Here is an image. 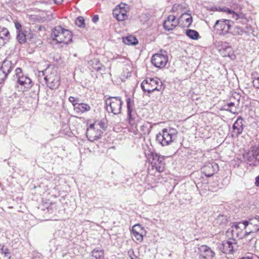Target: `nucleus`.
Here are the masks:
<instances>
[{"label": "nucleus", "instance_id": "obj_1", "mask_svg": "<svg viewBox=\"0 0 259 259\" xmlns=\"http://www.w3.org/2000/svg\"><path fill=\"white\" fill-rule=\"evenodd\" d=\"M51 37L58 44H68L72 41V34L70 31L61 26H56L52 30Z\"/></svg>", "mask_w": 259, "mask_h": 259}, {"label": "nucleus", "instance_id": "obj_2", "mask_svg": "<svg viewBox=\"0 0 259 259\" xmlns=\"http://www.w3.org/2000/svg\"><path fill=\"white\" fill-rule=\"evenodd\" d=\"M177 131L174 128H163L156 136V140L162 146L170 145L177 137Z\"/></svg>", "mask_w": 259, "mask_h": 259}, {"label": "nucleus", "instance_id": "obj_3", "mask_svg": "<svg viewBox=\"0 0 259 259\" xmlns=\"http://www.w3.org/2000/svg\"><path fill=\"white\" fill-rule=\"evenodd\" d=\"M12 79L25 90H28L32 87V80L28 76L24 75L21 68L18 67L15 69Z\"/></svg>", "mask_w": 259, "mask_h": 259}, {"label": "nucleus", "instance_id": "obj_4", "mask_svg": "<svg viewBox=\"0 0 259 259\" xmlns=\"http://www.w3.org/2000/svg\"><path fill=\"white\" fill-rule=\"evenodd\" d=\"M141 87L144 92L151 93L154 91H160L162 82L158 78H147L141 83Z\"/></svg>", "mask_w": 259, "mask_h": 259}, {"label": "nucleus", "instance_id": "obj_5", "mask_svg": "<svg viewBox=\"0 0 259 259\" xmlns=\"http://www.w3.org/2000/svg\"><path fill=\"white\" fill-rule=\"evenodd\" d=\"M123 102L118 97H110L106 100V109L110 113L118 115L121 113Z\"/></svg>", "mask_w": 259, "mask_h": 259}, {"label": "nucleus", "instance_id": "obj_6", "mask_svg": "<svg viewBox=\"0 0 259 259\" xmlns=\"http://www.w3.org/2000/svg\"><path fill=\"white\" fill-rule=\"evenodd\" d=\"M243 157L250 166H256L259 165V150L257 148L252 147L248 151H245Z\"/></svg>", "mask_w": 259, "mask_h": 259}, {"label": "nucleus", "instance_id": "obj_7", "mask_svg": "<svg viewBox=\"0 0 259 259\" xmlns=\"http://www.w3.org/2000/svg\"><path fill=\"white\" fill-rule=\"evenodd\" d=\"M232 23L233 22L230 20H218L215 22L213 28L217 34L225 36L230 33L229 30L231 29Z\"/></svg>", "mask_w": 259, "mask_h": 259}, {"label": "nucleus", "instance_id": "obj_8", "mask_svg": "<svg viewBox=\"0 0 259 259\" xmlns=\"http://www.w3.org/2000/svg\"><path fill=\"white\" fill-rule=\"evenodd\" d=\"M151 160L150 163L153 169H155L158 172H161L165 169V157L157 153H151Z\"/></svg>", "mask_w": 259, "mask_h": 259}, {"label": "nucleus", "instance_id": "obj_9", "mask_svg": "<svg viewBox=\"0 0 259 259\" xmlns=\"http://www.w3.org/2000/svg\"><path fill=\"white\" fill-rule=\"evenodd\" d=\"M44 79L47 86L51 89H56L59 85L60 78L56 71L51 72L50 74L45 76Z\"/></svg>", "mask_w": 259, "mask_h": 259}, {"label": "nucleus", "instance_id": "obj_10", "mask_svg": "<svg viewBox=\"0 0 259 259\" xmlns=\"http://www.w3.org/2000/svg\"><path fill=\"white\" fill-rule=\"evenodd\" d=\"M168 61V57L166 55L155 54L151 58V63L157 68H162L165 67Z\"/></svg>", "mask_w": 259, "mask_h": 259}, {"label": "nucleus", "instance_id": "obj_11", "mask_svg": "<svg viewBox=\"0 0 259 259\" xmlns=\"http://www.w3.org/2000/svg\"><path fill=\"white\" fill-rule=\"evenodd\" d=\"M103 133L101 129L96 130L95 126H92L90 124L87 128L86 135L89 141L94 142L101 138Z\"/></svg>", "mask_w": 259, "mask_h": 259}, {"label": "nucleus", "instance_id": "obj_12", "mask_svg": "<svg viewBox=\"0 0 259 259\" xmlns=\"http://www.w3.org/2000/svg\"><path fill=\"white\" fill-rule=\"evenodd\" d=\"M233 242L229 240H224L221 243L220 246L221 251L225 254H233L237 248L235 247L236 244V240L233 239Z\"/></svg>", "mask_w": 259, "mask_h": 259}, {"label": "nucleus", "instance_id": "obj_13", "mask_svg": "<svg viewBox=\"0 0 259 259\" xmlns=\"http://www.w3.org/2000/svg\"><path fill=\"white\" fill-rule=\"evenodd\" d=\"M200 259H212L215 255L214 252L206 245H201L198 248Z\"/></svg>", "mask_w": 259, "mask_h": 259}, {"label": "nucleus", "instance_id": "obj_14", "mask_svg": "<svg viewBox=\"0 0 259 259\" xmlns=\"http://www.w3.org/2000/svg\"><path fill=\"white\" fill-rule=\"evenodd\" d=\"M218 170L219 166L216 163H209L201 168V172L206 177H211Z\"/></svg>", "mask_w": 259, "mask_h": 259}, {"label": "nucleus", "instance_id": "obj_15", "mask_svg": "<svg viewBox=\"0 0 259 259\" xmlns=\"http://www.w3.org/2000/svg\"><path fill=\"white\" fill-rule=\"evenodd\" d=\"M88 67L92 71H97L102 73L106 70L105 67L98 58H94L88 62Z\"/></svg>", "mask_w": 259, "mask_h": 259}, {"label": "nucleus", "instance_id": "obj_16", "mask_svg": "<svg viewBox=\"0 0 259 259\" xmlns=\"http://www.w3.org/2000/svg\"><path fill=\"white\" fill-rule=\"evenodd\" d=\"M179 22L174 15H169L163 23L164 28L168 31L172 30L178 25Z\"/></svg>", "mask_w": 259, "mask_h": 259}, {"label": "nucleus", "instance_id": "obj_17", "mask_svg": "<svg viewBox=\"0 0 259 259\" xmlns=\"http://www.w3.org/2000/svg\"><path fill=\"white\" fill-rule=\"evenodd\" d=\"M232 128L233 133V136L235 135L237 137L242 133L244 128V124L243 119L241 116L237 118L236 121L233 125Z\"/></svg>", "mask_w": 259, "mask_h": 259}, {"label": "nucleus", "instance_id": "obj_18", "mask_svg": "<svg viewBox=\"0 0 259 259\" xmlns=\"http://www.w3.org/2000/svg\"><path fill=\"white\" fill-rule=\"evenodd\" d=\"M126 106L129 123L133 125L134 124V119L136 114L134 110V103L130 98L126 100Z\"/></svg>", "mask_w": 259, "mask_h": 259}, {"label": "nucleus", "instance_id": "obj_19", "mask_svg": "<svg viewBox=\"0 0 259 259\" xmlns=\"http://www.w3.org/2000/svg\"><path fill=\"white\" fill-rule=\"evenodd\" d=\"M232 98L236 99L237 100L236 101L230 102V103H228L227 105H225V107H227V108H225V110L227 111L230 112L233 114H235L237 112L236 109V108L232 107H234L236 105L237 106L239 105L240 96H239V94L235 93L231 98V100H232Z\"/></svg>", "mask_w": 259, "mask_h": 259}, {"label": "nucleus", "instance_id": "obj_20", "mask_svg": "<svg viewBox=\"0 0 259 259\" xmlns=\"http://www.w3.org/2000/svg\"><path fill=\"white\" fill-rule=\"evenodd\" d=\"M74 111L78 115L89 111L91 110L90 106L87 103H78L74 105Z\"/></svg>", "mask_w": 259, "mask_h": 259}, {"label": "nucleus", "instance_id": "obj_21", "mask_svg": "<svg viewBox=\"0 0 259 259\" xmlns=\"http://www.w3.org/2000/svg\"><path fill=\"white\" fill-rule=\"evenodd\" d=\"M15 63H13L11 61L6 59L3 62L0 69L8 76L9 73L15 68Z\"/></svg>", "mask_w": 259, "mask_h": 259}, {"label": "nucleus", "instance_id": "obj_22", "mask_svg": "<svg viewBox=\"0 0 259 259\" xmlns=\"http://www.w3.org/2000/svg\"><path fill=\"white\" fill-rule=\"evenodd\" d=\"M126 9H115L113 11V15L119 21H123L127 18Z\"/></svg>", "mask_w": 259, "mask_h": 259}, {"label": "nucleus", "instance_id": "obj_23", "mask_svg": "<svg viewBox=\"0 0 259 259\" xmlns=\"http://www.w3.org/2000/svg\"><path fill=\"white\" fill-rule=\"evenodd\" d=\"M30 36L27 38L29 44L32 47H39L42 44V41L36 35L29 33Z\"/></svg>", "mask_w": 259, "mask_h": 259}, {"label": "nucleus", "instance_id": "obj_24", "mask_svg": "<svg viewBox=\"0 0 259 259\" xmlns=\"http://www.w3.org/2000/svg\"><path fill=\"white\" fill-rule=\"evenodd\" d=\"M91 259H104L103 250L99 247L95 248L92 251Z\"/></svg>", "mask_w": 259, "mask_h": 259}, {"label": "nucleus", "instance_id": "obj_25", "mask_svg": "<svg viewBox=\"0 0 259 259\" xmlns=\"http://www.w3.org/2000/svg\"><path fill=\"white\" fill-rule=\"evenodd\" d=\"M228 222L227 216L224 215H219L214 220V224L216 226L223 227Z\"/></svg>", "mask_w": 259, "mask_h": 259}, {"label": "nucleus", "instance_id": "obj_26", "mask_svg": "<svg viewBox=\"0 0 259 259\" xmlns=\"http://www.w3.org/2000/svg\"><path fill=\"white\" fill-rule=\"evenodd\" d=\"M124 44L127 45H135L138 43L137 39L132 35H129L122 38Z\"/></svg>", "mask_w": 259, "mask_h": 259}, {"label": "nucleus", "instance_id": "obj_27", "mask_svg": "<svg viewBox=\"0 0 259 259\" xmlns=\"http://www.w3.org/2000/svg\"><path fill=\"white\" fill-rule=\"evenodd\" d=\"M92 126H95L96 130L101 129L103 132L107 128V124L103 120L96 121L94 123H91Z\"/></svg>", "mask_w": 259, "mask_h": 259}, {"label": "nucleus", "instance_id": "obj_28", "mask_svg": "<svg viewBox=\"0 0 259 259\" xmlns=\"http://www.w3.org/2000/svg\"><path fill=\"white\" fill-rule=\"evenodd\" d=\"M30 35H26L23 31L17 32V39L20 44L24 43Z\"/></svg>", "mask_w": 259, "mask_h": 259}, {"label": "nucleus", "instance_id": "obj_29", "mask_svg": "<svg viewBox=\"0 0 259 259\" xmlns=\"http://www.w3.org/2000/svg\"><path fill=\"white\" fill-rule=\"evenodd\" d=\"M186 34L192 39L196 40L199 37L198 32L194 30L187 29L186 31Z\"/></svg>", "mask_w": 259, "mask_h": 259}, {"label": "nucleus", "instance_id": "obj_30", "mask_svg": "<svg viewBox=\"0 0 259 259\" xmlns=\"http://www.w3.org/2000/svg\"><path fill=\"white\" fill-rule=\"evenodd\" d=\"M0 36L3 37L4 38L7 37V41L10 39V34L8 29L6 28L0 26Z\"/></svg>", "mask_w": 259, "mask_h": 259}, {"label": "nucleus", "instance_id": "obj_31", "mask_svg": "<svg viewBox=\"0 0 259 259\" xmlns=\"http://www.w3.org/2000/svg\"><path fill=\"white\" fill-rule=\"evenodd\" d=\"M230 231L232 233V236L233 238L236 237L239 239H243L244 238V236H243V232L242 230L235 232L234 229H228L227 232H229Z\"/></svg>", "mask_w": 259, "mask_h": 259}, {"label": "nucleus", "instance_id": "obj_32", "mask_svg": "<svg viewBox=\"0 0 259 259\" xmlns=\"http://www.w3.org/2000/svg\"><path fill=\"white\" fill-rule=\"evenodd\" d=\"M251 79H252V84L254 88L259 89V75L256 73L251 74Z\"/></svg>", "mask_w": 259, "mask_h": 259}, {"label": "nucleus", "instance_id": "obj_33", "mask_svg": "<svg viewBox=\"0 0 259 259\" xmlns=\"http://www.w3.org/2000/svg\"><path fill=\"white\" fill-rule=\"evenodd\" d=\"M244 33L243 29L239 26H235L230 33L233 35H241Z\"/></svg>", "mask_w": 259, "mask_h": 259}, {"label": "nucleus", "instance_id": "obj_34", "mask_svg": "<svg viewBox=\"0 0 259 259\" xmlns=\"http://www.w3.org/2000/svg\"><path fill=\"white\" fill-rule=\"evenodd\" d=\"M132 232L136 233H146L145 230L140 224H136L134 225L132 228Z\"/></svg>", "mask_w": 259, "mask_h": 259}, {"label": "nucleus", "instance_id": "obj_35", "mask_svg": "<svg viewBox=\"0 0 259 259\" xmlns=\"http://www.w3.org/2000/svg\"><path fill=\"white\" fill-rule=\"evenodd\" d=\"M10 253L8 249L4 250L3 248H0V259H10Z\"/></svg>", "mask_w": 259, "mask_h": 259}, {"label": "nucleus", "instance_id": "obj_36", "mask_svg": "<svg viewBox=\"0 0 259 259\" xmlns=\"http://www.w3.org/2000/svg\"><path fill=\"white\" fill-rule=\"evenodd\" d=\"M188 16V17L186 18L185 19V24L187 25V27H189L192 22V17L189 15V14H188L187 13H185V14H183L181 16V17L182 18H184L185 16Z\"/></svg>", "mask_w": 259, "mask_h": 259}, {"label": "nucleus", "instance_id": "obj_37", "mask_svg": "<svg viewBox=\"0 0 259 259\" xmlns=\"http://www.w3.org/2000/svg\"><path fill=\"white\" fill-rule=\"evenodd\" d=\"M75 24L79 27H84L85 26L84 19L82 17H78L75 20Z\"/></svg>", "mask_w": 259, "mask_h": 259}, {"label": "nucleus", "instance_id": "obj_38", "mask_svg": "<svg viewBox=\"0 0 259 259\" xmlns=\"http://www.w3.org/2000/svg\"><path fill=\"white\" fill-rule=\"evenodd\" d=\"M224 11L228 12V14H231L232 15V17L235 20H238L241 18L238 14L229 8L226 9Z\"/></svg>", "mask_w": 259, "mask_h": 259}, {"label": "nucleus", "instance_id": "obj_39", "mask_svg": "<svg viewBox=\"0 0 259 259\" xmlns=\"http://www.w3.org/2000/svg\"><path fill=\"white\" fill-rule=\"evenodd\" d=\"M149 123L148 122H145L142 125L140 126V130L143 134L148 133L149 132Z\"/></svg>", "mask_w": 259, "mask_h": 259}, {"label": "nucleus", "instance_id": "obj_40", "mask_svg": "<svg viewBox=\"0 0 259 259\" xmlns=\"http://www.w3.org/2000/svg\"><path fill=\"white\" fill-rule=\"evenodd\" d=\"M134 236L136 238V239L139 241L141 242L143 239V236L145 234V233H136L133 232Z\"/></svg>", "mask_w": 259, "mask_h": 259}, {"label": "nucleus", "instance_id": "obj_41", "mask_svg": "<svg viewBox=\"0 0 259 259\" xmlns=\"http://www.w3.org/2000/svg\"><path fill=\"white\" fill-rule=\"evenodd\" d=\"M8 75L7 74L4 73L3 71L0 69V84L3 83L5 81Z\"/></svg>", "mask_w": 259, "mask_h": 259}, {"label": "nucleus", "instance_id": "obj_42", "mask_svg": "<svg viewBox=\"0 0 259 259\" xmlns=\"http://www.w3.org/2000/svg\"><path fill=\"white\" fill-rule=\"evenodd\" d=\"M69 101L70 102H71L73 105V106L74 107V105L75 104H78V100H79V99L77 98H75L74 97H72V96H70L69 98Z\"/></svg>", "mask_w": 259, "mask_h": 259}, {"label": "nucleus", "instance_id": "obj_43", "mask_svg": "<svg viewBox=\"0 0 259 259\" xmlns=\"http://www.w3.org/2000/svg\"><path fill=\"white\" fill-rule=\"evenodd\" d=\"M128 255L131 259H136L137 256L135 254L133 249H130L128 251Z\"/></svg>", "mask_w": 259, "mask_h": 259}, {"label": "nucleus", "instance_id": "obj_44", "mask_svg": "<svg viewBox=\"0 0 259 259\" xmlns=\"http://www.w3.org/2000/svg\"><path fill=\"white\" fill-rule=\"evenodd\" d=\"M240 224H241V222L238 223H234L233 225L232 226V229H233V228H235V232L238 231L239 230L241 229V227L239 226Z\"/></svg>", "mask_w": 259, "mask_h": 259}, {"label": "nucleus", "instance_id": "obj_45", "mask_svg": "<svg viewBox=\"0 0 259 259\" xmlns=\"http://www.w3.org/2000/svg\"><path fill=\"white\" fill-rule=\"evenodd\" d=\"M15 27L17 29V32L22 31V25L18 22H15Z\"/></svg>", "mask_w": 259, "mask_h": 259}, {"label": "nucleus", "instance_id": "obj_46", "mask_svg": "<svg viewBox=\"0 0 259 259\" xmlns=\"http://www.w3.org/2000/svg\"><path fill=\"white\" fill-rule=\"evenodd\" d=\"M7 42V37H6V38H4L3 37L0 36V48L4 46Z\"/></svg>", "mask_w": 259, "mask_h": 259}, {"label": "nucleus", "instance_id": "obj_47", "mask_svg": "<svg viewBox=\"0 0 259 259\" xmlns=\"http://www.w3.org/2000/svg\"><path fill=\"white\" fill-rule=\"evenodd\" d=\"M115 9H128V7L125 4L121 3L117 6Z\"/></svg>", "mask_w": 259, "mask_h": 259}, {"label": "nucleus", "instance_id": "obj_48", "mask_svg": "<svg viewBox=\"0 0 259 259\" xmlns=\"http://www.w3.org/2000/svg\"><path fill=\"white\" fill-rule=\"evenodd\" d=\"M99 20V16L98 15H94L93 18H92V21L94 22V23H96Z\"/></svg>", "mask_w": 259, "mask_h": 259}, {"label": "nucleus", "instance_id": "obj_49", "mask_svg": "<svg viewBox=\"0 0 259 259\" xmlns=\"http://www.w3.org/2000/svg\"><path fill=\"white\" fill-rule=\"evenodd\" d=\"M250 223L248 221H244L242 223H241V224H243L244 226V228H245Z\"/></svg>", "mask_w": 259, "mask_h": 259}, {"label": "nucleus", "instance_id": "obj_50", "mask_svg": "<svg viewBox=\"0 0 259 259\" xmlns=\"http://www.w3.org/2000/svg\"><path fill=\"white\" fill-rule=\"evenodd\" d=\"M255 184L256 186L259 187V176L255 178Z\"/></svg>", "mask_w": 259, "mask_h": 259}, {"label": "nucleus", "instance_id": "obj_51", "mask_svg": "<svg viewBox=\"0 0 259 259\" xmlns=\"http://www.w3.org/2000/svg\"><path fill=\"white\" fill-rule=\"evenodd\" d=\"M251 233V231L250 232H245L244 233H243V236H244V238L246 237L247 235H248L249 234H250V233Z\"/></svg>", "mask_w": 259, "mask_h": 259}, {"label": "nucleus", "instance_id": "obj_52", "mask_svg": "<svg viewBox=\"0 0 259 259\" xmlns=\"http://www.w3.org/2000/svg\"><path fill=\"white\" fill-rule=\"evenodd\" d=\"M250 224H255L256 223V221H255V220L253 219H250Z\"/></svg>", "mask_w": 259, "mask_h": 259}, {"label": "nucleus", "instance_id": "obj_53", "mask_svg": "<svg viewBox=\"0 0 259 259\" xmlns=\"http://www.w3.org/2000/svg\"><path fill=\"white\" fill-rule=\"evenodd\" d=\"M253 219L254 220H256L257 221V222H259V216L256 215Z\"/></svg>", "mask_w": 259, "mask_h": 259}, {"label": "nucleus", "instance_id": "obj_54", "mask_svg": "<svg viewBox=\"0 0 259 259\" xmlns=\"http://www.w3.org/2000/svg\"><path fill=\"white\" fill-rule=\"evenodd\" d=\"M240 259H251L250 258H249V257H243Z\"/></svg>", "mask_w": 259, "mask_h": 259}, {"label": "nucleus", "instance_id": "obj_55", "mask_svg": "<svg viewBox=\"0 0 259 259\" xmlns=\"http://www.w3.org/2000/svg\"><path fill=\"white\" fill-rule=\"evenodd\" d=\"M32 259H40V258L39 257H33Z\"/></svg>", "mask_w": 259, "mask_h": 259}, {"label": "nucleus", "instance_id": "obj_56", "mask_svg": "<svg viewBox=\"0 0 259 259\" xmlns=\"http://www.w3.org/2000/svg\"><path fill=\"white\" fill-rule=\"evenodd\" d=\"M259 230V228H258L257 229H256V231H258Z\"/></svg>", "mask_w": 259, "mask_h": 259}]
</instances>
